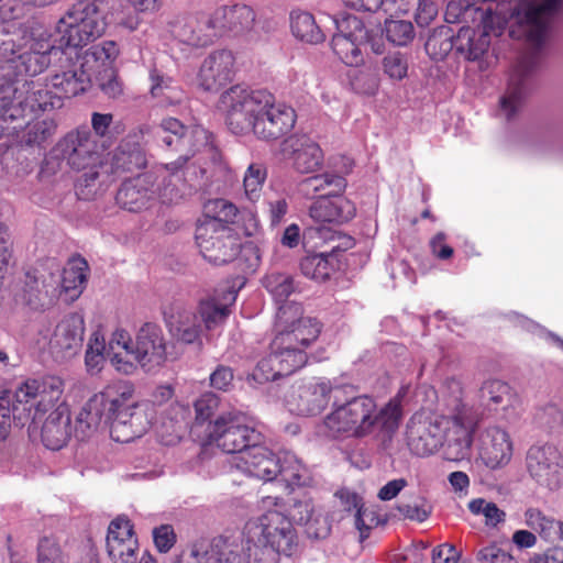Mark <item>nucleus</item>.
I'll use <instances>...</instances> for the list:
<instances>
[{
	"label": "nucleus",
	"instance_id": "1",
	"mask_svg": "<svg viewBox=\"0 0 563 563\" xmlns=\"http://www.w3.org/2000/svg\"><path fill=\"white\" fill-rule=\"evenodd\" d=\"M157 136L167 148L179 152L174 162L163 165L157 172H153L157 178L154 189L155 200L164 205H176L180 202L192 187H206L212 178V170L207 166L199 165V175L194 170L189 181L185 178V168L189 174L191 167H187L189 159L197 154L203 157L195 161L192 166L203 158H210L213 165L219 163V155L212 145L211 134L201 125L185 126L175 118H167L162 121Z\"/></svg>",
	"mask_w": 563,
	"mask_h": 563
},
{
	"label": "nucleus",
	"instance_id": "2",
	"mask_svg": "<svg viewBox=\"0 0 563 563\" xmlns=\"http://www.w3.org/2000/svg\"><path fill=\"white\" fill-rule=\"evenodd\" d=\"M102 422L110 423L111 438L117 442H130L146 431L148 420L130 382H114L91 396L78 413L76 433L88 437Z\"/></svg>",
	"mask_w": 563,
	"mask_h": 563
},
{
	"label": "nucleus",
	"instance_id": "3",
	"mask_svg": "<svg viewBox=\"0 0 563 563\" xmlns=\"http://www.w3.org/2000/svg\"><path fill=\"white\" fill-rule=\"evenodd\" d=\"M278 333L271 343L269 354L257 363L254 378L260 382L288 376L307 363L306 349L320 334L319 323L301 317V307L289 302L280 305L276 313Z\"/></svg>",
	"mask_w": 563,
	"mask_h": 563
},
{
	"label": "nucleus",
	"instance_id": "4",
	"mask_svg": "<svg viewBox=\"0 0 563 563\" xmlns=\"http://www.w3.org/2000/svg\"><path fill=\"white\" fill-rule=\"evenodd\" d=\"M476 422L477 416L467 405H459L451 417L418 411L407 423V445L413 454L427 456L445 442L448 459H464L470 453Z\"/></svg>",
	"mask_w": 563,
	"mask_h": 563
},
{
	"label": "nucleus",
	"instance_id": "5",
	"mask_svg": "<svg viewBox=\"0 0 563 563\" xmlns=\"http://www.w3.org/2000/svg\"><path fill=\"white\" fill-rule=\"evenodd\" d=\"M352 389L349 386L347 391ZM339 396L331 411L323 418L321 430L333 439H363L372 435L390 438L398 429L399 411L397 401L377 407L368 395Z\"/></svg>",
	"mask_w": 563,
	"mask_h": 563
},
{
	"label": "nucleus",
	"instance_id": "6",
	"mask_svg": "<svg viewBox=\"0 0 563 563\" xmlns=\"http://www.w3.org/2000/svg\"><path fill=\"white\" fill-rule=\"evenodd\" d=\"M5 60L0 62V91L18 86L19 79H29L43 73L51 64V55L62 53L57 38L40 23L18 29L16 40L1 43Z\"/></svg>",
	"mask_w": 563,
	"mask_h": 563
},
{
	"label": "nucleus",
	"instance_id": "7",
	"mask_svg": "<svg viewBox=\"0 0 563 563\" xmlns=\"http://www.w3.org/2000/svg\"><path fill=\"white\" fill-rule=\"evenodd\" d=\"M108 355L112 366L126 375L135 371L136 364L145 372L156 371L167 357L163 330L156 323L146 322L133 341L126 330L117 329L109 339Z\"/></svg>",
	"mask_w": 563,
	"mask_h": 563
},
{
	"label": "nucleus",
	"instance_id": "8",
	"mask_svg": "<svg viewBox=\"0 0 563 563\" xmlns=\"http://www.w3.org/2000/svg\"><path fill=\"white\" fill-rule=\"evenodd\" d=\"M243 534L254 563H278L280 554L291 555L298 544L292 521L279 508L249 520Z\"/></svg>",
	"mask_w": 563,
	"mask_h": 563
},
{
	"label": "nucleus",
	"instance_id": "9",
	"mask_svg": "<svg viewBox=\"0 0 563 563\" xmlns=\"http://www.w3.org/2000/svg\"><path fill=\"white\" fill-rule=\"evenodd\" d=\"M18 86L0 91V136L8 124L37 111L60 109L62 97L51 90V82L19 79Z\"/></svg>",
	"mask_w": 563,
	"mask_h": 563
},
{
	"label": "nucleus",
	"instance_id": "10",
	"mask_svg": "<svg viewBox=\"0 0 563 563\" xmlns=\"http://www.w3.org/2000/svg\"><path fill=\"white\" fill-rule=\"evenodd\" d=\"M106 27V18L98 5L79 0L58 20L55 30L63 48H77L99 38Z\"/></svg>",
	"mask_w": 563,
	"mask_h": 563
},
{
	"label": "nucleus",
	"instance_id": "11",
	"mask_svg": "<svg viewBox=\"0 0 563 563\" xmlns=\"http://www.w3.org/2000/svg\"><path fill=\"white\" fill-rule=\"evenodd\" d=\"M264 98H268V91L242 86H233L221 95L219 109L232 133L243 135L253 131L258 112L267 104Z\"/></svg>",
	"mask_w": 563,
	"mask_h": 563
},
{
	"label": "nucleus",
	"instance_id": "12",
	"mask_svg": "<svg viewBox=\"0 0 563 563\" xmlns=\"http://www.w3.org/2000/svg\"><path fill=\"white\" fill-rule=\"evenodd\" d=\"M208 440L223 452L236 456L253 444L262 443L263 435L247 423L243 413L229 411L209 423Z\"/></svg>",
	"mask_w": 563,
	"mask_h": 563
},
{
	"label": "nucleus",
	"instance_id": "13",
	"mask_svg": "<svg viewBox=\"0 0 563 563\" xmlns=\"http://www.w3.org/2000/svg\"><path fill=\"white\" fill-rule=\"evenodd\" d=\"M63 393L64 382L57 376L27 378L16 387V401L31 407L30 430L36 431L43 416L62 402Z\"/></svg>",
	"mask_w": 563,
	"mask_h": 563
},
{
	"label": "nucleus",
	"instance_id": "14",
	"mask_svg": "<svg viewBox=\"0 0 563 563\" xmlns=\"http://www.w3.org/2000/svg\"><path fill=\"white\" fill-rule=\"evenodd\" d=\"M54 154L73 169L102 168L107 159L104 147L88 130H76L58 141Z\"/></svg>",
	"mask_w": 563,
	"mask_h": 563
},
{
	"label": "nucleus",
	"instance_id": "15",
	"mask_svg": "<svg viewBox=\"0 0 563 563\" xmlns=\"http://www.w3.org/2000/svg\"><path fill=\"white\" fill-rule=\"evenodd\" d=\"M195 238L202 256L214 265L227 264L239 253L240 246L231 230L214 220L200 221Z\"/></svg>",
	"mask_w": 563,
	"mask_h": 563
},
{
	"label": "nucleus",
	"instance_id": "16",
	"mask_svg": "<svg viewBox=\"0 0 563 563\" xmlns=\"http://www.w3.org/2000/svg\"><path fill=\"white\" fill-rule=\"evenodd\" d=\"M349 386L333 385L329 379H313L297 387L288 404L290 410L300 416H317L321 413L339 396L347 395Z\"/></svg>",
	"mask_w": 563,
	"mask_h": 563
},
{
	"label": "nucleus",
	"instance_id": "17",
	"mask_svg": "<svg viewBox=\"0 0 563 563\" xmlns=\"http://www.w3.org/2000/svg\"><path fill=\"white\" fill-rule=\"evenodd\" d=\"M529 475L540 485L551 490L563 483V456L558 446L551 443H537L526 454Z\"/></svg>",
	"mask_w": 563,
	"mask_h": 563
},
{
	"label": "nucleus",
	"instance_id": "18",
	"mask_svg": "<svg viewBox=\"0 0 563 563\" xmlns=\"http://www.w3.org/2000/svg\"><path fill=\"white\" fill-rule=\"evenodd\" d=\"M256 21L254 9L245 3H223L208 15L213 41L225 35H242L253 30Z\"/></svg>",
	"mask_w": 563,
	"mask_h": 563
},
{
	"label": "nucleus",
	"instance_id": "19",
	"mask_svg": "<svg viewBox=\"0 0 563 563\" xmlns=\"http://www.w3.org/2000/svg\"><path fill=\"white\" fill-rule=\"evenodd\" d=\"M265 99L267 104L258 112L252 133L261 140H277L294 128L296 113L291 107L277 102L271 92Z\"/></svg>",
	"mask_w": 563,
	"mask_h": 563
},
{
	"label": "nucleus",
	"instance_id": "20",
	"mask_svg": "<svg viewBox=\"0 0 563 563\" xmlns=\"http://www.w3.org/2000/svg\"><path fill=\"white\" fill-rule=\"evenodd\" d=\"M477 452L483 464L489 470L506 466L512 457L514 443L508 431L499 426H488L477 435Z\"/></svg>",
	"mask_w": 563,
	"mask_h": 563
},
{
	"label": "nucleus",
	"instance_id": "21",
	"mask_svg": "<svg viewBox=\"0 0 563 563\" xmlns=\"http://www.w3.org/2000/svg\"><path fill=\"white\" fill-rule=\"evenodd\" d=\"M85 333L84 317L74 312L64 317L55 327L48 350L56 358H68L80 349Z\"/></svg>",
	"mask_w": 563,
	"mask_h": 563
},
{
	"label": "nucleus",
	"instance_id": "22",
	"mask_svg": "<svg viewBox=\"0 0 563 563\" xmlns=\"http://www.w3.org/2000/svg\"><path fill=\"white\" fill-rule=\"evenodd\" d=\"M231 463L242 473L265 482L277 478L280 471L279 456L261 443L253 444L242 455L233 456Z\"/></svg>",
	"mask_w": 563,
	"mask_h": 563
},
{
	"label": "nucleus",
	"instance_id": "23",
	"mask_svg": "<svg viewBox=\"0 0 563 563\" xmlns=\"http://www.w3.org/2000/svg\"><path fill=\"white\" fill-rule=\"evenodd\" d=\"M139 542L126 517H118L108 528L107 551L113 563H136Z\"/></svg>",
	"mask_w": 563,
	"mask_h": 563
},
{
	"label": "nucleus",
	"instance_id": "24",
	"mask_svg": "<svg viewBox=\"0 0 563 563\" xmlns=\"http://www.w3.org/2000/svg\"><path fill=\"white\" fill-rule=\"evenodd\" d=\"M287 511L291 521L306 526L309 538L319 540L330 534L331 525L328 517L321 512L309 495L303 494L291 498Z\"/></svg>",
	"mask_w": 563,
	"mask_h": 563
},
{
	"label": "nucleus",
	"instance_id": "25",
	"mask_svg": "<svg viewBox=\"0 0 563 563\" xmlns=\"http://www.w3.org/2000/svg\"><path fill=\"white\" fill-rule=\"evenodd\" d=\"M156 180L153 172L140 174L125 180L117 192V203L131 212L147 208L152 201H155Z\"/></svg>",
	"mask_w": 563,
	"mask_h": 563
},
{
	"label": "nucleus",
	"instance_id": "26",
	"mask_svg": "<svg viewBox=\"0 0 563 563\" xmlns=\"http://www.w3.org/2000/svg\"><path fill=\"white\" fill-rule=\"evenodd\" d=\"M234 65L232 52L219 49L210 53L198 73V85L206 91H217L231 80Z\"/></svg>",
	"mask_w": 563,
	"mask_h": 563
},
{
	"label": "nucleus",
	"instance_id": "27",
	"mask_svg": "<svg viewBox=\"0 0 563 563\" xmlns=\"http://www.w3.org/2000/svg\"><path fill=\"white\" fill-rule=\"evenodd\" d=\"M534 67V57L526 56L518 62L510 75L507 92L500 100V111L507 120L512 119L521 108L528 93L527 79Z\"/></svg>",
	"mask_w": 563,
	"mask_h": 563
},
{
	"label": "nucleus",
	"instance_id": "28",
	"mask_svg": "<svg viewBox=\"0 0 563 563\" xmlns=\"http://www.w3.org/2000/svg\"><path fill=\"white\" fill-rule=\"evenodd\" d=\"M283 153L290 154L292 166L302 174L313 173L323 161L320 146L307 135H294L285 140Z\"/></svg>",
	"mask_w": 563,
	"mask_h": 563
},
{
	"label": "nucleus",
	"instance_id": "29",
	"mask_svg": "<svg viewBox=\"0 0 563 563\" xmlns=\"http://www.w3.org/2000/svg\"><path fill=\"white\" fill-rule=\"evenodd\" d=\"M70 410L65 402H60L44 421L41 420L38 428L44 445L49 450H59L68 441L71 434Z\"/></svg>",
	"mask_w": 563,
	"mask_h": 563
},
{
	"label": "nucleus",
	"instance_id": "30",
	"mask_svg": "<svg viewBox=\"0 0 563 563\" xmlns=\"http://www.w3.org/2000/svg\"><path fill=\"white\" fill-rule=\"evenodd\" d=\"M355 212V205L341 194L319 197L309 207V217L316 222L343 223L353 219Z\"/></svg>",
	"mask_w": 563,
	"mask_h": 563
},
{
	"label": "nucleus",
	"instance_id": "31",
	"mask_svg": "<svg viewBox=\"0 0 563 563\" xmlns=\"http://www.w3.org/2000/svg\"><path fill=\"white\" fill-rule=\"evenodd\" d=\"M86 63L85 58L78 57L70 63L68 69L52 76L51 88L62 97V100L78 96L89 88L91 76L86 69Z\"/></svg>",
	"mask_w": 563,
	"mask_h": 563
},
{
	"label": "nucleus",
	"instance_id": "32",
	"mask_svg": "<svg viewBox=\"0 0 563 563\" xmlns=\"http://www.w3.org/2000/svg\"><path fill=\"white\" fill-rule=\"evenodd\" d=\"M340 242L331 247L329 252L310 254L305 256L300 262L301 273L317 282H324L334 272L338 260L335 253L345 251L353 245V240L349 236H338Z\"/></svg>",
	"mask_w": 563,
	"mask_h": 563
},
{
	"label": "nucleus",
	"instance_id": "33",
	"mask_svg": "<svg viewBox=\"0 0 563 563\" xmlns=\"http://www.w3.org/2000/svg\"><path fill=\"white\" fill-rule=\"evenodd\" d=\"M236 295V290L228 287L200 301L197 316L206 330H214L224 323L230 313L229 307L234 303Z\"/></svg>",
	"mask_w": 563,
	"mask_h": 563
},
{
	"label": "nucleus",
	"instance_id": "34",
	"mask_svg": "<svg viewBox=\"0 0 563 563\" xmlns=\"http://www.w3.org/2000/svg\"><path fill=\"white\" fill-rule=\"evenodd\" d=\"M169 31L179 42L190 46H206L213 42L208 16L199 20L194 15H181L169 23Z\"/></svg>",
	"mask_w": 563,
	"mask_h": 563
},
{
	"label": "nucleus",
	"instance_id": "35",
	"mask_svg": "<svg viewBox=\"0 0 563 563\" xmlns=\"http://www.w3.org/2000/svg\"><path fill=\"white\" fill-rule=\"evenodd\" d=\"M481 22L483 25L476 30L470 26H462L454 38L456 51L467 60L481 59L489 48L488 20Z\"/></svg>",
	"mask_w": 563,
	"mask_h": 563
},
{
	"label": "nucleus",
	"instance_id": "36",
	"mask_svg": "<svg viewBox=\"0 0 563 563\" xmlns=\"http://www.w3.org/2000/svg\"><path fill=\"white\" fill-rule=\"evenodd\" d=\"M207 548L209 561L211 563H250L252 556L249 555L246 544L235 539L214 538L212 540H202Z\"/></svg>",
	"mask_w": 563,
	"mask_h": 563
},
{
	"label": "nucleus",
	"instance_id": "37",
	"mask_svg": "<svg viewBox=\"0 0 563 563\" xmlns=\"http://www.w3.org/2000/svg\"><path fill=\"white\" fill-rule=\"evenodd\" d=\"M167 324L176 341L201 345L202 325L197 313L178 309L175 314L167 319Z\"/></svg>",
	"mask_w": 563,
	"mask_h": 563
},
{
	"label": "nucleus",
	"instance_id": "38",
	"mask_svg": "<svg viewBox=\"0 0 563 563\" xmlns=\"http://www.w3.org/2000/svg\"><path fill=\"white\" fill-rule=\"evenodd\" d=\"M135 137L129 135L114 151L109 163L111 174L133 172L146 166L145 152L137 142H134Z\"/></svg>",
	"mask_w": 563,
	"mask_h": 563
},
{
	"label": "nucleus",
	"instance_id": "39",
	"mask_svg": "<svg viewBox=\"0 0 563 563\" xmlns=\"http://www.w3.org/2000/svg\"><path fill=\"white\" fill-rule=\"evenodd\" d=\"M82 174L76 180V194L80 199L90 200L102 192L111 181L109 162L104 161L102 168L92 167L80 169Z\"/></svg>",
	"mask_w": 563,
	"mask_h": 563
},
{
	"label": "nucleus",
	"instance_id": "40",
	"mask_svg": "<svg viewBox=\"0 0 563 563\" xmlns=\"http://www.w3.org/2000/svg\"><path fill=\"white\" fill-rule=\"evenodd\" d=\"M346 180L336 174L324 173L308 177L300 184V191L306 197H331L345 190Z\"/></svg>",
	"mask_w": 563,
	"mask_h": 563
},
{
	"label": "nucleus",
	"instance_id": "41",
	"mask_svg": "<svg viewBox=\"0 0 563 563\" xmlns=\"http://www.w3.org/2000/svg\"><path fill=\"white\" fill-rule=\"evenodd\" d=\"M279 465L278 477L287 486L301 487L311 484L310 471L294 453L285 452L279 456Z\"/></svg>",
	"mask_w": 563,
	"mask_h": 563
},
{
	"label": "nucleus",
	"instance_id": "42",
	"mask_svg": "<svg viewBox=\"0 0 563 563\" xmlns=\"http://www.w3.org/2000/svg\"><path fill=\"white\" fill-rule=\"evenodd\" d=\"M478 396L481 402L489 408L512 406L517 401L511 387L507 383L495 378L483 382Z\"/></svg>",
	"mask_w": 563,
	"mask_h": 563
},
{
	"label": "nucleus",
	"instance_id": "43",
	"mask_svg": "<svg viewBox=\"0 0 563 563\" xmlns=\"http://www.w3.org/2000/svg\"><path fill=\"white\" fill-rule=\"evenodd\" d=\"M333 53L347 66H360L363 63V54L354 33H335L331 41Z\"/></svg>",
	"mask_w": 563,
	"mask_h": 563
},
{
	"label": "nucleus",
	"instance_id": "44",
	"mask_svg": "<svg viewBox=\"0 0 563 563\" xmlns=\"http://www.w3.org/2000/svg\"><path fill=\"white\" fill-rule=\"evenodd\" d=\"M290 26L292 34L302 42L318 44L324 40L323 32L309 12L292 11L290 14Z\"/></svg>",
	"mask_w": 563,
	"mask_h": 563
},
{
	"label": "nucleus",
	"instance_id": "45",
	"mask_svg": "<svg viewBox=\"0 0 563 563\" xmlns=\"http://www.w3.org/2000/svg\"><path fill=\"white\" fill-rule=\"evenodd\" d=\"M30 417L31 407L19 404L14 397L13 400L10 396L0 397V439L7 438L12 421L24 424Z\"/></svg>",
	"mask_w": 563,
	"mask_h": 563
},
{
	"label": "nucleus",
	"instance_id": "46",
	"mask_svg": "<svg viewBox=\"0 0 563 563\" xmlns=\"http://www.w3.org/2000/svg\"><path fill=\"white\" fill-rule=\"evenodd\" d=\"M151 80V95L157 99L162 104H174L181 100L183 92L177 86L173 85V81L168 77L162 76L157 69H152L150 73Z\"/></svg>",
	"mask_w": 563,
	"mask_h": 563
},
{
	"label": "nucleus",
	"instance_id": "47",
	"mask_svg": "<svg viewBox=\"0 0 563 563\" xmlns=\"http://www.w3.org/2000/svg\"><path fill=\"white\" fill-rule=\"evenodd\" d=\"M526 523L545 542L554 543L558 541L560 520L545 516L538 509H528L526 511Z\"/></svg>",
	"mask_w": 563,
	"mask_h": 563
},
{
	"label": "nucleus",
	"instance_id": "48",
	"mask_svg": "<svg viewBox=\"0 0 563 563\" xmlns=\"http://www.w3.org/2000/svg\"><path fill=\"white\" fill-rule=\"evenodd\" d=\"M57 123L49 118L29 122L22 135V142L29 146H42L55 134Z\"/></svg>",
	"mask_w": 563,
	"mask_h": 563
},
{
	"label": "nucleus",
	"instance_id": "49",
	"mask_svg": "<svg viewBox=\"0 0 563 563\" xmlns=\"http://www.w3.org/2000/svg\"><path fill=\"white\" fill-rule=\"evenodd\" d=\"M471 18L472 20H489L490 15L488 11H484L475 7L470 1L452 0L448 3L445 10V21L449 23L466 22Z\"/></svg>",
	"mask_w": 563,
	"mask_h": 563
},
{
	"label": "nucleus",
	"instance_id": "50",
	"mask_svg": "<svg viewBox=\"0 0 563 563\" xmlns=\"http://www.w3.org/2000/svg\"><path fill=\"white\" fill-rule=\"evenodd\" d=\"M87 263L84 260H77L70 263L63 271L62 287L66 292H71V298H77L86 284Z\"/></svg>",
	"mask_w": 563,
	"mask_h": 563
},
{
	"label": "nucleus",
	"instance_id": "51",
	"mask_svg": "<svg viewBox=\"0 0 563 563\" xmlns=\"http://www.w3.org/2000/svg\"><path fill=\"white\" fill-rule=\"evenodd\" d=\"M263 285L277 303H284L295 291L292 276L285 273H271L266 275Z\"/></svg>",
	"mask_w": 563,
	"mask_h": 563
},
{
	"label": "nucleus",
	"instance_id": "52",
	"mask_svg": "<svg viewBox=\"0 0 563 563\" xmlns=\"http://www.w3.org/2000/svg\"><path fill=\"white\" fill-rule=\"evenodd\" d=\"M108 357V344L99 332H95L88 343L85 363L90 374H97L101 371L104 358Z\"/></svg>",
	"mask_w": 563,
	"mask_h": 563
},
{
	"label": "nucleus",
	"instance_id": "53",
	"mask_svg": "<svg viewBox=\"0 0 563 563\" xmlns=\"http://www.w3.org/2000/svg\"><path fill=\"white\" fill-rule=\"evenodd\" d=\"M384 30L387 40L397 46L407 45L415 36L412 23L406 20H386Z\"/></svg>",
	"mask_w": 563,
	"mask_h": 563
},
{
	"label": "nucleus",
	"instance_id": "54",
	"mask_svg": "<svg viewBox=\"0 0 563 563\" xmlns=\"http://www.w3.org/2000/svg\"><path fill=\"white\" fill-rule=\"evenodd\" d=\"M409 60L405 53L389 52L382 59L384 74L391 80H402L408 75Z\"/></svg>",
	"mask_w": 563,
	"mask_h": 563
},
{
	"label": "nucleus",
	"instance_id": "55",
	"mask_svg": "<svg viewBox=\"0 0 563 563\" xmlns=\"http://www.w3.org/2000/svg\"><path fill=\"white\" fill-rule=\"evenodd\" d=\"M205 211L206 218L203 220H214L223 225L234 222L238 214L236 207L224 199L209 201L205 207Z\"/></svg>",
	"mask_w": 563,
	"mask_h": 563
},
{
	"label": "nucleus",
	"instance_id": "56",
	"mask_svg": "<svg viewBox=\"0 0 563 563\" xmlns=\"http://www.w3.org/2000/svg\"><path fill=\"white\" fill-rule=\"evenodd\" d=\"M470 511L475 516H484L485 525L488 527H496L498 523L505 521L506 514L497 507L493 501H487L484 498H476L468 503Z\"/></svg>",
	"mask_w": 563,
	"mask_h": 563
},
{
	"label": "nucleus",
	"instance_id": "57",
	"mask_svg": "<svg viewBox=\"0 0 563 563\" xmlns=\"http://www.w3.org/2000/svg\"><path fill=\"white\" fill-rule=\"evenodd\" d=\"M266 179V168L263 164H251L244 175V189L246 196L254 200L258 197L262 186Z\"/></svg>",
	"mask_w": 563,
	"mask_h": 563
},
{
	"label": "nucleus",
	"instance_id": "58",
	"mask_svg": "<svg viewBox=\"0 0 563 563\" xmlns=\"http://www.w3.org/2000/svg\"><path fill=\"white\" fill-rule=\"evenodd\" d=\"M453 47L454 40L443 31L434 32L426 42V51L434 59L444 58Z\"/></svg>",
	"mask_w": 563,
	"mask_h": 563
},
{
	"label": "nucleus",
	"instance_id": "59",
	"mask_svg": "<svg viewBox=\"0 0 563 563\" xmlns=\"http://www.w3.org/2000/svg\"><path fill=\"white\" fill-rule=\"evenodd\" d=\"M378 523L379 519L371 508L363 506L354 512V527L360 532V542H363Z\"/></svg>",
	"mask_w": 563,
	"mask_h": 563
},
{
	"label": "nucleus",
	"instance_id": "60",
	"mask_svg": "<svg viewBox=\"0 0 563 563\" xmlns=\"http://www.w3.org/2000/svg\"><path fill=\"white\" fill-rule=\"evenodd\" d=\"M37 563H65V555L52 538H43L37 548Z\"/></svg>",
	"mask_w": 563,
	"mask_h": 563
},
{
	"label": "nucleus",
	"instance_id": "61",
	"mask_svg": "<svg viewBox=\"0 0 563 563\" xmlns=\"http://www.w3.org/2000/svg\"><path fill=\"white\" fill-rule=\"evenodd\" d=\"M397 509L404 517L419 522L424 521L431 514V507L421 498L410 503H399Z\"/></svg>",
	"mask_w": 563,
	"mask_h": 563
},
{
	"label": "nucleus",
	"instance_id": "62",
	"mask_svg": "<svg viewBox=\"0 0 563 563\" xmlns=\"http://www.w3.org/2000/svg\"><path fill=\"white\" fill-rule=\"evenodd\" d=\"M353 88L364 95H375L379 87V77L375 73L360 70L352 81Z\"/></svg>",
	"mask_w": 563,
	"mask_h": 563
},
{
	"label": "nucleus",
	"instance_id": "63",
	"mask_svg": "<svg viewBox=\"0 0 563 563\" xmlns=\"http://www.w3.org/2000/svg\"><path fill=\"white\" fill-rule=\"evenodd\" d=\"M478 563H517L506 551L495 544L487 545L476 553Z\"/></svg>",
	"mask_w": 563,
	"mask_h": 563
},
{
	"label": "nucleus",
	"instance_id": "64",
	"mask_svg": "<svg viewBox=\"0 0 563 563\" xmlns=\"http://www.w3.org/2000/svg\"><path fill=\"white\" fill-rule=\"evenodd\" d=\"M153 539L157 550L166 553L176 543V533L170 525H162L153 530Z\"/></svg>",
	"mask_w": 563,
	"mask_h": 563
}]
</instances>
